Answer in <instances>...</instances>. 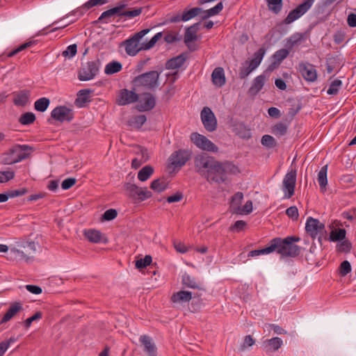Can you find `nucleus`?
I'll list each match as a JSON object with an SVG mask.
<instances>
[{"label":"nucleus","mask_w":356,"mask_h":356,"mask_svg":"<svg viewBox=\"0 0 356 356\" xmlns=\"http://www.w3.org/2000/svg\"><path fill=\"white\" fill-rule=\"evenodd\" d=\"M200 116L202 122L207 131L212 132L217 129V120L210 108L204 107Z\"/></svg>","instance_id":"f8f14e48"},{"label":"nucleus","mask_w":356,"mask_h":356,"mask_svg":"<svg viewBox=\"0 0 356 356\" xmlns=\"http://www.w3.org/2000/svg\"><path fill=\"white\" fill-rule=\"evenodd\" d=\"M32 149V147L28 145H15L10 149V152L13 156L15 162L18 163L27 159L31 154L27 152Z\"/></svg>","instance_id":"dca6fc26"},{"label":"nucleus","mask_w":356,"mask_h":356,"mask_svg":"<svg viewBox=\"0 0 356 356\" xmlns=\"http://www.w3.org/2000/svg\"><path fill=\"white\" fill-rule=\"evenodd\" d=\"M92 92L90 89H82L77 93L75 104L79 107H82L84 104L89 102V95Z\"/></svg>","instance_id":"72a5a7b5"},{"label":"nucleus","mask_w":356,"mask_h":356,"mask_svg":"<svg viewBox=\"0 0 356 356\" xmlns=\"http://www.w3.org/2000/svg\"><path fill=\"white\" fill-rule=\"evenodd\" d=\"M150 188L157 193H161L167 188V184L164 179H156L151 183Z\"/></svg>","instance_id":"37998d69"},{"label":"nucleus","mask_w":356,"mask_h":356,"mask_svg":"<svg viewBox=\"0 0 356 356\" xmlns=\"http://www.w3.org/2000/svg\"><path fill=\"white\" fill-rule=\"evenodd\" d=\"M283 341L280 337L266 339L262 342V348L266 353H272L279 350L282 346Z\"/></svg>","instance_id":"412c9836"},{"label":"nucleus","mask_w":356,"mask_h":356,"mask_svg":"<svg viewBox=\"0 0 356 356\" xmlns=\"http://www.w3.org/2000/svg\"><path fill=\"white\" fill-rule=\"evenodd\" d=\"M23 310L22 304L20 302H13L0 321V324H4L13 318L18 312Z\"/></svg>","instance_id":"4be33fe9"},{"label":"nucleus","mask_w":356,"mask_h":356,"mask_svg":"<svg viewBox=\"0 0 356 356\" xmlns=\"http://www.w3.org/2000/svg\"><path fill=\"white\" fill-rule=\"evenodd\" d=\"M200 22H197L186 28L184 33V43L191 51H195L197 48L191 45V43L197 40V32L199 29Z\"/></svg>","instance_id":"a211bd4d"},{"label":"nucleus","mask_w":356,"mask_h":356,"mask_svg":"<svg viewBox=\"0 0 356 356\" xmlns=\"http://www.w3.org/2000/svg\"><path fill=\"white\" fill-rule=\"evenodd\" d=\"M298 70L307 81L314 82L317 79V72L312 64L301 62L298 65Z\"/></svg>","instance_id":"2eb2a0df"},{"label":"nucleus","mask_w":356,"mask_h":356,"mask_svg":"<svg viewBox=\"0 0 356 356\" xmlns=\"http://www.w3.org/2000/svg\"><path fill=\"white\" fill-rule=\"evenodd\" d=\"M42 317V313L41 312H36L32 316L26 318L24 321V326L25 328L28 329L30 327L32 322L35 321H38Z\"/></svg>","instance_id":"bf43d9fd"},{"label":"nucleus","mask_w":356,"mask_h":356,"mask_svg":"<svg viewBox=\"0 0 356 356\" xmlns=\"http://www.w3.org/2000/svg\"><path fill=\"white\" fill-rule=\"evenodd\" d=\"M327 165H325L321 168L320 170L317 181L320 186L321 189H325V187L327 184Z\"/></svg>","instance_id":"58836bf2"},{"label":"nucleus","mask_w":356,"mask_h":356,"mask_svg":"<svg viewBox=\"0 0 356 356\" xmlns=\"http://www.w3.org/2000/svg\"><path fill=\"white\" fill-rule=\"evenodd\" d=\"M195 172L210 183L222 184L227 175L239 172L238 168L231 162H220L207 153H201L194 158Z\"/></svg>","instance_id":"f257e3e1"},{"label":"nucleus","mask_w":356,"mask_h":356,"mask_svg":"<svg viewBox=\"0 0 356 356\" xmlns=\"http://www.w3.org/2000/svg\"><path fill=\"white\" fill-rule=\"evenodd\" d=\"M152 261V258L150 255H146L143 259H140L136 261V268L138 269H143L149 266Z\"/></svg>","instance_id":"5fc2aeb1"},{"label":"nucleus","mask_w":356,"mask_h":356,"mask_svg":"<svg viewBox=\"0 0 356 356\" xmlns=\"http://www.w3.org/2000/svg\"><path fill=\"white\" fill-rule=\"evenodd\" d=\"M76 51H77L76 44H71V45L68 46L67 47L66 50H65L63 52V56H65V57L69 56L70 58H71L76 55Z\"/></svg>","instance_id":"338daca9"},{"label":"nucleus","mask_w":356,"mask_h":356,"mask_svg":"<svg viewBox=\"0 0 356 356\" xmlns=\"http://www.w3.org/2000/svg\"><path fill=\"white\" fill-rule=\"evenodd\" d=\"M223 9L222 2L218 3L216 6L202 12V19H206L210 17L218 15Z\"/></svg>","instance_id":"c9c22d12"},{"label":"nucleus","mask_w":356,"mask_h":356,"mask_svg":"<svg viewBox=\"0 0 356 356\" xmlns=\"http://www.w3.org/2000/svg\"><path fill=\"white\" fill-rule=\"evenodd\" d=\"M243 199V193L242 192L236 193L232 197L231 207L233 208L236 213L240 209V204Z\"/></svg>","instance_id":"49530a36"},{"label":"nucleus","mask_w":356,"mask_h":356,"mask_svg":"<svg viewBox=\"0 0 356 356\" xmlns=\"http://www.w3.org/2000/svg\"><path fill=\"white\" fill-rule=\"evenodd\" d=\"M314 1L315 0H305L296 8L289 12L286 17L282 21V23L284 24H290L301 17L311 8Z\"/></svg>","instance_id":"6e6552de"},{"label":"nucleus","mask_w":356,"mask_h":356,"mask_svg":"<svg viewBox=\"0 0 356 356\" xmlns=\"http://www.w3.org/2000/svg\"><path fill=\"white\" fill-rule=\"evenodd\" d=\"M296 177L297 171L293 169H291L285 175L282 182V191L284 193V198L290 199L294 195Z\"/></svg>","instance_id":"1a4fd4ad"},{"label":"nucleus","mask_w":356,"mask_h":356,"mask_svg":"<svg viewBox=\"0 0 356 356\" xmlns=\"http://www.w3.org/2000/svg\"><path fill=\"white\" fill-rule=\"evenodd\" d=\"M186 60V56L184 54H181L177 56L169 59L165 63V68L167 70H175L181 67Z\"/></svg>","instance_id":"c85d7f7f"},{"label":"nucleus","mask_w":356,"mask_h":356,"mask_svg":"<svg viewBox=\"0 0 356 356\" xmlns=\"http://www.w3.org/2000/svg\"><path fill=\"white\" fill-rule=\"evenodd\" d=\"M266 81V76L264 74L255 77L252 81V86L248 90V94L250 96L257 95L259 93V92L263 88Z\"/></svg>","instance_id":"5701e85b"},{"label":"nucleus","mask_w":356,"mask_h":356,"mask_svg":"<svg viewBox=\"0 0 356 356\" xmlns=\"http://www.w3.org/2000/svg\"><path fill=\"white\" fill-rule=\"evenodd\" d=\"M286 214L293 220H296L299 216L298 209L296 206L290 207L286 210Z\"/></svg>","instance_id":"69168bd1"},{"label":"nucleus","mask_w":356,"mask_h":356,"mask_svg":"<svg viewBox=\"0 0 356 356\" xmlns=\"http://www.w3.org/2000/svg\"><path fill=\"white\" fill-rule=\"evenodd\" d=\"M29 97L30 91L27 90L13 92V103L17 106H24L28 104Z\"/></svg>","instance_id":"393cba45"},{"label":"nucleus","mask_w":356,"mask_h":356,"mask_svg":"<svg viewBox=\"0 0 356 356\" xmlns=\"http://www.w3.org/2000/svg\"><path fill=\"white\" fill-rule=\"evenodd\" d=\"M163 34L161 32L157 33L152 38V39L148 42L142 43V48L144 50H147L151 49L154 46L156 42L161 38Z\"/></svg>","instance_id":"6e6d98bb"},{"label":"nucleus","mask_w":356,"mask_h":356,"mask_svg":"<svg viewBox=\"0 0 356 356\" xmlns=\"http://www.w3.org/2000/svg\"><path fill=\"white\" fill-rule=\"evenodd\" d=\"M138 101V95L135 90L122 89L120 90L118 103L119 105L124 106Z\"/></svg>","instance_id":"6ab92c4d"},{"label":"nucleus","mask_w":356,"mask_h":356,"mask_svg":"<svg viewBox=\"0 0 356 356\" xmlns=\"http://www.w3.org/2000/svg\"><path fill=\"white\" fill-rule=\"evenodd\" d=\"M306 39L305 33L296 32L286 40V47L288 49H292L295 46L300 44Z\"/></svg>","instance_id":"bb28decb"},{"label":"nucleus","mask_w":356,"mask_h":356,"mask_svg":"<svg viewBox=\"0 0 356 356\" xmlns=\"http://www.w3.org/2000/svg\"><path fill=\"white\" fill-rule=\"evenodd\" d=\"M266 49L264 47L259 49L253 55V58L250 61H246L248 66L241 67L239 77L241 79H245L254 70H255L261 63L265 55Z\"/></svg>","instance_id":"0eeeda50"},{"label":"nucleus","mask_w":356,"mask_h":356,"mask_svg":"<svg viewBox=\"0 0 356 356\" xmlns=\"http://www.w3.org/2000/svg\"><path fill=\"white\" fill-rule=\"evenodd\" d=\"M232 127L233 131L240 138L248 139L251 137L250 130L245 125L244 123L240 122H235L232 125Z\"/></svg>","instance_id":"c756f323"},{"label":"nucleus","mask_w":356,"mask_h":356,"mask_svg":"<svg viewBox=\"0 0 356 356\" xmlns=\"http://www.w3.org/2000/svg\"><path fill=\"white\" fill-rule=\"evenodd\" d=\"M86 238L92 243H103L104 244L108 243V238L102 234L100 231L96 229H89L85 232Z\"/></svg>","instance_id":"b1692460"},{"label":"nucleus","mask_w":356,"mask_h":356,"mask_svg":"<svg viewBox=\"0 0 356 356\" xmlns=\"http://www.w3.org/2000/svg\"><path fill=\"white\" fill-rule=\"evenodd\" d=\"M147 118L145 115L135 116L129 121V124L136 129H140L146 122Z\"/></svg>","instance_id":"3c124183"},{"label":"nucleus","mask_w":356,"mask_h":356,"mask_svg":"<svg viewBox=\"0 0 356 356\" xmlns=\"http://www.w3.org/2000/svg\"><path fill=\"white\" fill-rule=\"evenodd\" d=\"M15 177L13 171H0V183H6Z\"/></svg>","instance_id":"e2e57ef3"},{"label":"nucleus","mask_w":356,"mask_h":356,"mask_svg":"<svg viewBox=\"0 0 356 356\" xmlns=\"http://www.w3.org/2000/svg\"><path fill=\"white\" fill-rule=\"evenodd\" d=\"M160 74L156 70H152L135 76L131 81L133 90L138 92L155 90L159 86Z\"/></svg>","instance_id":"7ed1b4c3"},{"label":"nucleus","mask_w":356,"mask_h":356,"mask_svg":"<svg viewBox=\"0 0 356 356\" xmlns=\"http://www.w3.org/2000/svg\"><path fill=\"white\" fill-rule=\"evenodd\" d=\"M154 173V168L151 165H145L138 173V179L141 181L147 180Z\"/></svg>","instance_id":"ea45409f"},{"label":"nucleus","mask_w":356,"mask_h":356,"mask_svg":"<svg viewBox=\"0 0 356 356\" xmlns=\"http://www.w3.org/2000/svg\"><path fill=\"white\" fill-rule=\"evenodd\" d=\"M192 142L199 148L211 152H217L218 147L206 136L197 133L191 135Z\"/></svg>","instance_id":"9b49d317"},{"label":"nucleus","mask_w":356,"mask_h":356,"mask_svg":"<svg viewBox=\"0 0 356 356\" xmlns=\"http://www.w3.org/2000/svg\"><path fill=\"white\" fill-rule=\"evenodd\" d=\"M125 189L129 192L131 197L137 198L140 201L145 200L152 197L151 191L146 188H142L136 184L128 183L125 185Z\"/></svg>","instance_id":"4468645a"},{"label":"nucleus","mask_w":356,"mask_h":356,"mask_svg":"<svg viewBox=\"0 0 356 356\" xmlns=\"http://www.w3.org/2000/svg\"><path fill=\"white\" fill-rule=\"evenodd\" d=\"M351 271V266L348 261H343L341 263L338 272L341 277L346 276Z\"/></svg>","instance_id":"4d7b16f0"},{"label":"nucleus","mask_w":356,"mask_h":356,"mask_svg":"<svg viewBox=\"0 0 356 356\" xmlns=\"http://www.w3.org/2000/svg\"><path fill=\"white\" fill-rule=\"evenodd\" d=\"M342 216L343 218L348 220H353L355 218L356 219V207H353L348 211L343 212Z\"/></svg>","instance_id":"774afa93"},{"label":"nucleus","mask_w":356,"mask_h":356,"mask_svg":"<svg viewBox=\"0 0 356 356\" xmlns=\"http://www.w3.org/2000/svg\"><path fill=\"white\" fill-rule=\"evenodd\" d=\"M140 342L145 346V351L149 356H156V348L152 342V339L147 335H142L140 337Z\"/></svg>","instance_id":"7c9ffc66"},{"label":"nucleus","mask_w":356,"mask_h":356,"mask_svg":"<svg viewBox=\"0 0 356 356\" xmlns=\"http://www.w3.org/2000/svg\"><path fill=\"white\" fill-rule=\"evenodd\" d=\"M202 8L200 7H195L189 10H184L182 13V21H188L195 17L202 15Z\"/></svg>","instance_id":"4c0bfd02"},{"label":"nucleus","mask_w":356,"mask_h":356,"mask_svg":"<svg viewBox=\"0 0 356 356\" xmlns=\"http://www.w3.org/2000/svg\"><path fill=\"white\" fill-rule=\"evenodd\" d=\"M252 202L251 200H248L242 207H240V209H238L236 213L240 214H249L252 212Z\"/></svg>","instance_id":"680f3d73"},{"label":"nucleus","mask_w":356,"mask_h":356,"mask_svg":"<svg viewBox=\"0 0 356 356\" xmlns=\"http://www.w3.org/2000/svg\"><path fill=\"white\" fill-rule=\"evenodd\" d=\"M182 284L189 288L197 289L199 291H205V289L196 282L194 277L186 273L182 275Z\"/></svg>","instance_id":"473e14b6"},{"label":"nucleus","mask_w":356,"mask_h":356,"mask_svg":"<svg viewBox=\"0 0 356 356\" xmlns=\"http://www.w3.org/2000/svg\"><path fill=\"white\" fill-rule=\"evenodd\" d=\"M211 79L213 85L217 87H222L225 83V76L222 67H218L213 70L211 74Z\"/></svg>","instance_id":"cd10ccee"},{"label":"nucleus","mask_w":356,"mask_h":356,"mask_svg":"<svg viewBox=\"0 0 356 356\" xmlns=\"http://www.w3.org/2000/svg\"><path fill=\"white\" fill-rule=\"evenodd\" d=\"M192 153L186 149H178L171 154L168 158V168L175 170L181 168L191 159Z\"/></svg>","instance_id":"423d86ee"},{"label":"nucleus","mask_w":356,"mask_h":356,"mask_svg":"<svg viewBox=\"0 0 356 356\" xmlns=\"http://www.w3.org/2000/svg\"><path fill=\"white\" fill-rule=\"evenodd\" d=\"M255 343V340L251 335H247L245 337L243 343L241 345L238 350L243 352L248 347L252 346Z\"/></svg>","instance_id":"13d9d810"},{"label":"nucleus","mask_w":356,"mask_h":356,"mask_svg":"<svg viewBox=\"0 0 356 356\" xmlns=\"http://www.w3.org/2000/svg\"><path fill=\"white\" fill-rule=\"evenodd\" d=\"M51 117L60 122H70L74 118V113L71 108L65 106H59L52 110Z\"/></svg>","instance_id":"ddd939ff"},{"label":"nucleus","mask_w":356,"mask_h":356,"mask_svg":"<svg viewBox=\"0 0 356 356\" xmlns=\"http://www.w3.org/2000/svg\"><path fill=\"white\" fill-rule=\"evenodd\" d=\"M261 144L267 147H273L276 145L275 138L270 135H264L261 138Z\"/></svg>","instance_id":"052dcab7"},{"label":"nucleus","mask_w":356,"mask_h":356,"mask_svg":"<svg viewBox=\"0 0 356 356\" xmlns=\"http://www.w3.org/2000/svg\"><path fill=\"white\" fill-rule=\"evenodd\" d=\"M192 298V292L187 291H180L172 296L171 300L173 302H189Z\"/></svg>","instance_id":"2f4dec72"},{"label":"nucleus","mask_w":356,"mask_h":356,"mask_svg":"<svg viewBox=\"0 0 356 356\" xmlns=\"http://www.w3.org/2000/svg\"><path fill=\"white\" fill-rule=\"evenodd\" d=\"M35 44V41H34V40H31L27 42H25V43L22 44V45H20L19 47H18L17 48H16L14 50L8 53L6 55V57H8V58L13 57V56H15L17 54H18L19 52L24 50L25 49H26L28 47L33 46Z\"/></svg>","instance_id":"603ef678"},{"label":"nucleus","mask_w":356,"mask_h":356,"mask_svg":"<svg viewBox=\"0 0 356 356\" xmlns=\"http://www.w3.org/2000/svg\"><path fill=\"white\" fill-rule=\"evenodd\" d=\"M50 104V101L47 97H42L35 101L34 104L35 109L40 112H44L47 110L49 105Z\"/></svg>","instance_id":"a18cd8bd"},{"label":"nucleus","mask_w":356,"mask_h":356,"mask_svg":"<svg viewBox=\"0 0 356 356\" xmlns=\"http://www.w3.org/2000/svg\"><path fill=\"white\" fill-rule=\"evenodd\" d=\"M288 127L284 122H278L273 126L272 133L277 136H282L287 132Z\"/></svg>","instance_id":"c03bdc74"},{"label":"nucleus","mask_w":356,"mask_h":356,"mask_svg":"<svg viewBox=\"0 0 356 356\" xmlns=\"http://www.w3.org/2000/svg\"><path fill=\"white\" fill-rule=\"evenodd\" d=\"M24 254H26L24 252V250L17 247L11 248L10 252L8 254V259L11 261L15 260H25L26 257Z\"/></svg>","instance_id":"f704fd0d"},{"label":"nucleus","mask_w":356,"mask_h":356,"mask_svg":"<svg viewBox=\"0 0 356 356\" xmlns=\"http://www.w3.org/2000/svg\"><path fill=\"white\" fill-rule=\"evenodd\" d=\"M17 246L24 250V254L26 257V261H29L33 258V254L36 251V245L33 241H24L22 243H17Z\"/></svg>","instance_id":"a878e982"},{"label":"nucleus","mask_w":356,"mask_h":356,"mask_svg":"<svg viewBox=\"0 0 356 356\" xmlns=\"http://www.w3.org/2000/svg\"><path fill=\"white\" fill-rule=\"evenodd\" d=\"M35 120V115L33 113L26 112L23 113L19 118V122L23 125L31 124Z\"/></svg>","instance_id":"de8ad7c7"},{"label":"nucleus","mask_w":356,"mask_h":356,"mask_svg":"<svg viewBox=\"0 0 356 356\" xmlns=\"http://www.w3.org/2000/svg\"><path fill=\"white\" fill-rule=\"evenodd\" d=\"M118 216V211L114 209L106 210L102 215L104 220L110 221L115 219Z\"/></svg>","instance_id":"0e129e2a"},{"label":"nucleus","mask_w":356,"mask_h":356,"mask_svg":"<svg viewBox=\"0 0 356 356\" xmlns=\"http://www.w3.org/2000/svg\"><path fill=\"white\" fill-rule=\"evenodd\" d=\"M122 68V64L118 61H112L108 63L104 70L106 74H113L120 72Z\"/></svg>","instance_id":"79ce46f5"},{"label":"nucleus","mask_w":356,"mask_h":356,"mask_svg":"<svg viewBox=\"0 0 356 356\" xmlns=\"http://www.w3.org/2000/svg\"><path fill=\"white\" fill-rule=\"evenodd\" d=\"M100 61L99 60L88 61L82 65L78 72V79L81 81L93 79L99 73Z\"/></svg>","instance_id":"39448f33"},{"label":"nucleus","mask_w":356,"mask_h":356,"mask_svg":"<svg viewBox=\"0 0 356 356\" xmlns=\"http://www.w3.org/2000/svg\"><path fill=\"white\" fill-rule=\"evenodd\" d=\"M342 85V82L339 79H335L333 81L327 90L328 95H336L338 94L339 90Z\"/></svg>","instance_id":"864d4df0"},{"label":"nucleus","mask_w":356,"mask_h":356,"mask_svg":"<svg viewBox=\"0 0 356 356\" xmlns=\"http://www.w3.org/2000/svg\"><path fill=\"white\" fill-rule=\"evenodd\" d=\"M346 232L344 229H337L330 232V238L332 241H342L346 238Z\"/></svg>","instance_id":"09e8293b"},{"label":"nucleus","mask_w":356,"mask_h":356,"mask_svg":"<svg viewBox=\"0 0 356 356\" xmlns=\"http://www.w3.org/2000/svg\"><path fill=\"white\" fill-rule=\"evenodd\" d=\"M108 2V0H89L85 3L81 8H78L75 13H79L80 15H83V10H88L95 6L104 5Z\"/></svg>","instance_id":"e433bc0d"},{"label":"nucleus","mask_w":356,"mask_h":356,"mask_svg":"<svg viewBox=\"0 0 356 356\" xmlns=\"http://www.w3.org/2000/svg\"><path fill=\"white\" fill-rule=\"evenodd\" d=\"M289 55V49H281L276 51L271 56L272 62L268 67V71H273L277 69L281 63Z\"/></svg>","instance_id":"aec40b11"},{"label":"nucleus","mask_w":356,"mask_h":356,"mask_svg":"<svg viewBox=\"0 0 356 356\" xmlns=\"http://www.w3.org/2000/svg\"><path fill=\"white\" fill-rule=\"evenodd\" d=\"M300 241V238L296 236H290L284 238H274L270 241L266 248L259 249L260 255L276 252L282 257H295L300 254L301 248L293 243Z\"/></svg>","instance_id":"f03ea898"},{"label":"nucleus","mask_w":356,"mask_h":356,"mask_svg":"<svg viewBox=\"0 0 356 356\" xmlns=\"http://www.w3.org/2000/svg\"><path fill=\"white\" fill-rule=\"evenodd\" d=\"M324 229L325 225L321 222L318 219L312 217L307 218L305 225V230L313 239L316 238L318 235L320 234L318 236V240L320 241Z\"/></svg>","instance_id":"9d476101"},{"label":"nucleus","mask_w":356,"mask_h":356,"mask_svg":"<svg viewBox=\"0 0 356 356\" xmlns=\"http://www.w3.org/2000/svg\"><path fill=\"white\" fill-rule=\"evenodd\" d=\"M115 16L122 17L118 12V9L114 7L103 12L98 18L97 22H102L104 19H110Z\"/></svg>","instance_id":"8fccbe9b"},{"label":"nucleus","mask_w":356,"mask_h":356,"mask_svg":"<svg viewBox=\"0 0 356 356\" xmlns=\"http://www.w3.org/2000/svg\"><path fill=\"white\" fill-rule=\"evenodd\" d=\"M268 8L269 10L274 14H278L282 9L283 2L282 0H266Z\"/></svg>","instance_id":"a19ab883"},{"label":"nucleus","mask_w":356,"mask_h":356,"mask_svg":"<svg viewBox=\"0 0 356 356\" xmlns=\"http://www.w3.org/2000/svg\"><path fill=\"white\" fill-rule=\"evenodd\" d=\"M143 97L140 99L136 106L137 109L140 112L149 111L152 110L156 105V99L153 94L145 92Z\"/></svg>","instance_id":"f3484780"},{"label":"nucleus","mask_w":356,"mask_h":356,"mask_svg":"<svg viewBox=\"0 0 356 356\" xmlns=\"http://www.w3.org/2000/svg\"><path fill=\"white\" fill-rule=\"evenodd\" d=\"M150 29H145L136 33L132 37L126 40L123 44L125 46L126 53L131 56H136L139 51L144 50L142 44L140 47V40L149 32Z\"/></svg>","instance_id":"20e7f679"}]
</instances>
